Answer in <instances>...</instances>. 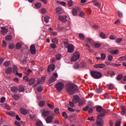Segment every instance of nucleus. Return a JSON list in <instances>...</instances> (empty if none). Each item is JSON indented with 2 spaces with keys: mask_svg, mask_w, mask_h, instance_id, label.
<instances>
[{
  "mask_svg": "<svg viewBox=\"0 0 126 126\" xmlns=\"http://www.w3.org/2000/svg\"><path fill=\"white\" fill-rule=\"evenodd\" d=\"M13 98L14 99V100H18V99H19V95L17 94H14L13 95Z\"/></svg>",
  "mask_w": 126,
  "mask_h": 126,
  "instance_id": "obj_35",
  "label": "nucleus"
},
{
  "mask_svg": "<svg viewBox=\"0 0 126 126\" xmlns=\"http://www.w3.org/2000/svg\"><path fill=\"white\" fill-rule=\"evenodd\" d=\"M64 29V28H63V27L60 26V25L59 24L57 25V29L58 31H63Z\"/></svg>",
  "mask_w": 126,
  "mask_h": 126,
  "instance_id": "obj_33",
  "label": "nucleus"
},
{
  "mask_svg": "<svg viewBox=\"0 0 126 126\" xmlns=\"http://www.w3.org/2000/svg\"><path fill=\"white\" fill-rule=\"evenodd\" d=\"M44 105H45V101H42L39 102V105L40 107H44Z\"/></svg>",
  "mask_w": 126,
  "mask_h": 126,
  "instance_id": "obj_47",
  "label": "nucleus"
},
{
  "mask_svg": "<svg viewBox=\"0 0 126 126\" xmlns=\"http://www.w3.org/2000/svg\"><path fill=\"white\" fill-rule=\"evenodd\" d=\"M56 80H57V79H56V78H55V77L52 76L51 77H50V79H49V84H51V83H53L54 82H55V81H56Z\"/></svg>",
  "mask_w": 126,
  "mask_h": 126,
  "instance_id": "obj_22",
  "label": "nucleus"
},
{
  "mask_svg": "<svg viewBox=\"0 0 126 126\" xmlns=\"http://www.w3.org/2000/svg\"><path fill=\"white\" fill-rule=\"evenodd\" d=\"M62 55L61 54H58L56 56V59L57 61H61V59H62Z\"/></svg>",
  "mask_w": 126,
  "mask_h": 126,
  "instance_id": "obj_30",
  "label": "nucleus"
},
{
  "mask_svg": "<svg viewBox=\"0 0 126 126\" xmlns=\"http://www.w3.org/2000/svg\"><path fill=\"white\" fill-rule=\"evenodd\" d=\"M121 124H122V121L121 120H118L115 123V126H121Z\"/></svg>",
  "mask_w": 126,
  "mask_h": 126,
  "instance_id": "obj_36",
  "label": "nucleus"
},
{
  "mask_svg": "<svg viewBox=\"0 0 126 126\" xmlns=\"http://www.w3.org/2000/svg\"><path fill=\"white\" fill-rule=\"evenodd\" d=\"M116 38V36H115L113 35H110L109 37V39L110 40H115Z\"/></svg>",
  "mask_w": 126,
  "mask_h": 126,
  "instance_id": "obj_56",
  "label": "nucleus"
},
{
  "mask_svg": "<svg viewBox=\"0 0 126 126\" xmlns=\"http://www.w3.org/2000/svg\"><path fill=\"white\" fill-rule=\"evenodd\" d=\"M118 16L120 18H123V13H122V12L118 11Z\"/></svg>",
  "mask_w": 126,
  "mask_h": 126,
  "instance_id": "obj_43",
  "label": "nucleus"
},
{
  "mask_svg": "<svg viewBox=\"0 0 126 126\" xmlns=\"http://www.w3.org/2000/svg\"><path fill=\"white\" fill-rule=\"evenodd\" d=\"M36 125L37 126H43V123H42V122L41 121H37L36 123Z\"/></svg>",
  "mask_w": 126,
  "mask_h": 126,
  "instance_id": "obj_44",
  "label": "nucleus"
},
{
  "mask_svg": "<svg viewBox=\"0 0 126 126\" xmlns=\"http://www.w3.org/2000/svg\"><path fill=\"white\" fill-rule=\"evenodd\" d=\"M96 111L100 113L99 115H97V118H104L106 116V110L102 106H97L96 108Z\"/></svg>",
  "mask_w": 126,
  "mask_h": 126,
  "instance_id": "obj_2",
  "label": "nucleus"
},
{
  "mask_svg": "<svg viewBox=\"0 0 126 126\" xmlns=\"http://www.w3.org/2000/svg\"><path fill=\"white\" fill-rule=\"evenodd\" d=\"M56 14L58 15H60L63 13V9L61 7H57L56 8Z\"/></svg>",
  "mask_w": 126,
  "mask_h": 126,
  "instance_id": "obj_16",
  "label": "nucleus"
},
{
  "mask_svg": "<svg viewBox=\"0 0 126 126\" xmlns=\"http://www.w3.org/2000/svg\"><path fill=\"white\" fill-rule=\"evenodd\" d=\"M14 47L15 46L14 44H11L9 45V49L12 50V49H14Z\"/></svg>",
  "mask_w": 126,
  "mask_h": 126,
  "instance_id": "obj_59",
  "label": "nucleus"
},
{
  "mask_svg": "<svg viewBox=\"0 0 126 126\" xmlns=\"http://www.w3.org/2000/svg\"><path fill=\"white\" fill-rule=\"evenodd\" d=\"M51 46L53 49H56L57 48V45L55 43L51 44Z\"/></svg>",
  "mask_w": 126,
  "mask_h": 126,
  "instance_id": "obj_57",
  "label": "nucleus"
},
{
  "mask_svg": "<svg viewBox=\"0 0 126 126\" xmlns=\"http://www.w3.org/2000/svg\"><path fill=\"white\" fill-rule=\"evenodd\" d=\"M64 46L65 48L68 49V53H73V51H74V46H73L72 44L68 43V42L67 41H64Z\"/></svg>",
  "mask_w": 126,
  "mask_h": 126,
  "instance_id": "obj_4",
  "label": "nucleus"
},
{
  "mask_svg": "<svg viewBox=\"0 0 126 126\" xmlns=\"http://www.w3.org/2000/svg\"><path fill=\"white\" fill-rule=\"evenodd\" d=\"M12 39V36L9 35L6 36L5 40L6 41H10Z\"/></svg>",
  "mask_w": 126,
  "mask_h": 126,
  "instance_id": "obj_32",
  "label": "nucleus"
},
{
  "mask_svg": "<svg viewBox=\"0 0 126 126\" xmlns=\"http://www.w3.org/2000/svg\"><path fill=\"white\" fill-rule=\"evenodd\" d=\"M11 72H12V67H8L5 70V73L7 74H11Z\"/></svg>",
  "mask_w": 126,
  "mask_h": 126,
  "instance_id": "obj_19",
  "label": "nucleus"
},
{
  "mask_svg": "<svg viewBox=\"0 0 126 126\" xmlns=\"http://www.w3.org/2000/svg\"><path fill=\"white\" fill-rule=\"evenodd\" d=\"M123 41V38H118L116 40V43H121Z\"/></svg>",
  "mask_w": 126,
  "mask_h": 126,
  "instance_id": "obj_52",
  "label": "nucleus"
},
{
  "mask_svg": "<svg viewBox=\"0 0 126 126\" xmlns=\"http://www.w3.org/2000/svg\"><path fill=\"white\" fill-rule=\"evenodd\" d=\"M35 82H36V79L35 78H31L29 80V85H33V84H35Z\"/></svg>",
  "mask_w": 126,
  "mask_h": 126,
  "instance_id": "obj_18",
  "label": "nucleus"
},
{
  "mask_svg": "<svg viewBox=\"0 0 126 126\" xmlns=\"http://www.w3.org/2000/svg\"><path fill=\"white\" fill-rule=\"evenodd\" d=\"M67 18V16H60L58 18V19H59V20H60V21H62V22H66V21H67V20H66V19Z\"/></svg>",
  "mask_w": 126,
  "mask_h": 126,
  "instance_id": "obj_12",
  "label": "nucleus"
},
{
  "mask_svg": "<svg viewBox=\"0 0 126 126\" xmlns=\"http://www.w3.org/2000/svg\"><path fill=\"white\" fill-rule=\"evenodd\" d=\"M109 89H110V90H113V89H114V85L112 84H109Z\"/></svg>",
  "mask_w": 126,
  "mask_h": 126,
  "instance_id": "obj_54",
  "label": "nucleus"
},
{
  "mask_svg": "<svg viewBox=\"0 0 126 126\" xmlns=\"http://www.w3.org/2000/svg\"><path fill=\"white\" fill-rule=\"evenodd\" d=\"M34 6L36 8H40V7L42 6V4H41L40 2H38L35 4Z\"/></svg>",
  "mask_w": 126,
  "mask_h": 126,
  "instance_id": "obj_28",
  "label": "nucleus"
},
{
  "mask_svg": "<svg viewBox=\"0 0 126 126\" xmlns=\"http://www.w3.org/2000/svg\"><path fill=\"white\" fill-rule=\"evenodd\" d=\"M9 64H10V62L9 61H6L4 63V65L6 67L9 66Z\"/></svg>",
  "mask_w": 126,
  "mask_h": 126,
  "instance_id": "obj_39",
  "label": "nucleus"
},
{
  "mask_svg": "<svg viewBox=\"0 0 126 126\" xmlns=\"http://www.w3.org/2000/svg\"><path fill=\"white\" fill-rule=\"evenodd\" d=\"M102 118L103 117H98V116L96 117V125L97 126H104V121H103V119H102Z\"/></svg>",
  "mask_w": 126,
  "mask_h": 126,
  "instance_id": "obj_6",
  "label": "nucleus"
},
{
  "mask_svg": "<svg viewBox=\"0 0 126 126\" xmlns=\"http://www.w3.org/2000/svg\"><path fill=\"white\" fill-rule=\"evenodd\" d=\"M105 66H106V65L104 64V63H101V64H95L94 65V67L95 68H105Z\"/></svg>",
  "mask_w": 126,
  "mask_h": 126,
  "instance_id": "obj_13",
  "label": "nucleus"
},
{
  "mask_svg": "<svg viewBox=\"0 0 126 126\" xmlns=\"http://www.w3.org/2000/svg\"><path fill=\"white\" fill-rule=\"evenodd\" d=\"M123 77H124V75L123 74H120L119 75H118L117 79V80H122L123 79Z\"/></svg>",
  "mask_w": 126,
  "mask_h": 126,
  "instance_id": "obj_31",
  "label": "nucleus"
},
{
  "mask_svg": "<svg viewBox=\"0 0 126 126\" xmlns=\"http://www.w3.org/2000/svg\"><path fill=\"white\" fill-rule=\"evenodd\" d=\"M62 116L65 118V119H68V116H67V114L66 112H63L62 114Z\"/></svg>",
  "mask_w": 126,
  "mask_h": 126,
  "instance_id": "obj_41",
  "label": "nucleus"
},
{
  "mask_svg": "<svg viewBox=\"0 0 126 126\" xmlns=\"http://www.w3.org/2000/svg\"><path fill=\"white\" fill-rule=\"evenodd\" d=\"M1 34L2 35H5V34L7 33V32H8V29L6 28H4L3 27H2L1 28Z\"/></svg>",
  "mask_w": 126,
  "mask_h": 126,
  "instance_id": "obj_11",
  "label": "nucleus"
},
{
  "mask_svg": "<svg viewBox=\"0 0 126 126\" xmlns=\"http://www.w3.org/2000/svg\"><path fill=\"white\" fill-rule=\"evenodd\" d=\"M68 111H69V112H75V110L73 109L71 107H68Z\"/></svg>",
  "mask_w": 126,
  "mask_h": 126,
  "instance_id": "obj_62",
  "label": "nucleus"
},
{
  "mask_svg": "<svg viewBox=\"0 0 126 126\" xmlns=\"http://www.w3.org/2000/svg\"><path fill=\"white\" fill-rule=\"evenodd\" d=\"M20 112L21 113H22V115H23L24 116H25L26 115H27V111L25 109H24V108H22L20 109Z\"/></svg>",
  "mask_w": 126,
  "mask_h": 126,
  "instance_id": "obj_20",
  "label": "nucleus"
},
{
  "mask_svg": "<svg viewBox=\"0 0 126 126\" xmlns=\"http://www.w3.org/2000/svg\"><path fill=\"white\" fill-rule=\"evenodd\" d=\"M32 72V70L29 69L25 72L26 75H30V74Z\"/></svg>",
  "mask_w": 126,
  "mask_h": 126,
  "instance_id": "obj_38",
  "label": "nucleus"
},
{
  "mask_svg": "<svg viewBox=\"0 0 126 126\" xmlns=\"http://www.w3.org/2000/svg\"><path fill=\"white\" fill-rule=\"evenodd\" d=\"M89 109V106H86L83 108V111H84V112H87Z\"/></svg>",
  "mask_w": 126,
  "mask_h": 126,
  "instance_id": "obj_53",
  "label": "nucleus"
},
{
  "mask_svg": "<svg viewBox=\"0 0 126 126\" xmlns=\"http://www.w3.org/2000/svg\"><path fill=\"white\" fill-rule=\"evenodd\" d=\"M79 10H80V8H79V7H77L76 8H73L72 9V11L73 15H74V16L77 15V11H79Z\"/></svg>",
  "mask_w": 126,
  "mask_h": 126,
  "instance_id": "obj_15",
  "label": "nucleus"
},
{
  "mask_svg": "<svg viewBox=\"0 0 126 126\" xmlns=\"http://www.w3.org/2000/svg\"><path fill=\"white\" fill-rule=\"evenodd\" d=\"M42 116H43V117H47V116H49V115H50V111H46V110H43L42 111Z\"/></svg>",
  "mask_w": 126,
  "mask_h": 126,
  "instance_id": "obj_21",
  "label": "nucleus"
},
{
  "mask_svg": "<svg viewBox=\"0 0 126 126\" xmlns=\"http://www.w3.org/2000/svg\"><path fill=\"white\" fill-rule=\"evenodd\" d=\"M110 53L111 55H118V54H119V50H112L110 52Z\"/></svg>",
  "mask_w": 126,
  "mask_h": 126,
  "instance_id": "obj_23",
  "label": "nucleus"
},
{
  "mask_svg": "<svg viewBox=\"0 0 126 126\" xmlns=\"http://www.w3.org/2000/svg\"><path fill=\"white\" fill-rule=\"evenodd\" d=\"M95 48H100L101 47V44L99 43H95L94 45Z\"/></svg>",
  "mask_w": 126,
  "mask_h": 126,
  "instance_id": "obj_46",
  "label": "nucleus"
},
{
  "mask_svg": "<svg viewBox=\"0 0 126 126\" xmlns=\"http://www.w3.org/2000/svg\"><path fill=\"white\" fill-rule=\"evenodd\" d=\"M55 87L59 92H61L63 89L64 84L63 82H59L56 84Z\"/></svg>",
  "mask_w": 126,
  "mask_h": 126,
  "instance_id": "obj_5",
  "label": "nucleus"
},
{
  "mask_svg": "<svg viewBox=\"0 0 126 126\" xmlns=\"http://www.w3.org/2000/svg\"><path fill=\"white\" fill-rule=\"evenodd\" d=\"M11 92L13 93H17V91H18V88L16 87H12L11 88Z\"/></svg>",
  "mask_w": 126,
  "mask_h": 126,
  "instance_id": "obj_24",
  "label": "nucleus"
},
{
  "mask_svg": "<svg viewBox=\"0 0 126 126\" xmlns=\"http://www.w3.org/2000/svg\"><path fill=\"white\" fill-rule=\"evenodd\" d=\"M106 54L105 53H101V61H105L106 60Z\"/></svg>",
  "mask_w": 126,
  "mask_h": 126,
  "instance_id": "obj_29",
  "label": "nucleus"
},
{
  "mask_svg": "<svg viewBox=\"0 0 126 126\" xmlns=\"http://www.w3.org/2000/svg\"><path fill=\"white\" fill-rule=\"evenodd\" d=\"M66 89L69 95H74L78 92V87L73 83H69L66 86Z\"/></svg>",
  "mask_w": 126,
  "mask_h": 126,
  "instance_id": "obj_1",
  "label": "nucleus"
},
{
  "mask_svg": "<svg viewBox=\"0 0 126 126\" xmlns=\"http://www.w3.org/2000/svg\"><path fill=\"white\" fill-rule=\"evenodd\" d=\"M21 43H20V42H18L16 45V48L17 49H19L21 48Z\"/></svg>",
  "mask_w": 126,
  "mask_h": 126,
  "instance_id": "obj_37",
  "label": "nucleus"
},
{
  "mask_svg": "<svg viewBox=\"0 0 126 126\" xmlns=\"http://www.w3.org/2000/svg\"><path fill=\"white\" fill-rule=\"evenodd\" d=\"M100 37L102 38V39H106L107 35H106L104 32H101L100 33Z\"/></svg>",
  "mask_w": 126,
  "mask_h": 126,
  "instance_id": "obj_26",
  "label": "nucleus"
},
{
  "mask_svg": "<svg viewBox=\"0 0 126 126\" xmlns=\"http://www.w3.org/2000/svg\"><path fill=\"white\" fill-rule=\"evenodd\" d=\"M4 102H5V98L4 97H2L0 100V103L1 104L3 103Z\"/></svg>",
  "mask_w": 126,
  "mask_h": 126,
  "instance_id": "obj_48",
  "label": "nucleus"
},
{
  "mask_svg": "<svg viewBox=\"0 0 126 126\" xmlns=\"http://www.w3.org/2000/svg\"><path fill=\"white\" fill-rule=\"evenodd\" d=\"M80 57V54H79V53L75 54L72 57L71 61L75 62L76 61H77L78 59H79Z\"/></svg>",
  "mask_w": 126,
  "mask_h": 126,
  "instance_id": "obj_8",
  "label": "nucleus"
},
{
  "mask_svg": "<svg viewBox=\"0 0 126 126\" xmlns=\"http://www.w3.org/2000/svg\"><path fill=\"white\" fill-rule=\"evenodd\" d=\"M79 37L80 38V39H81V40H84V39H85V36H84V35L83 34H82V33H80V34H79Z\"/></svg>",
  "mask_w": 126,
  "mask_h": 126,
  "instance_id": "obj_45",
  "label": "nucleus"
},
{
  "mask_svg": "<svg viewBox=\"0 0 126 126\" xmlns=\"http://www.w3.org/2000/svg\"><path fill=\"white\" fill-rule=\"evenodd\" d=\"M41 11L42 12V13H46L47 12V10L44 8H41Z\"/></svg>",
  "mask_w": 126,
  "mask_h": 126,
  "instance_id": "obj_60",
  "label": "nucleus"
},
{
  "mask_svg": "<svg viewBox=\"0 0 126 126\" xmlns=\"http://www.w3.org/2000/svg\"><path fill=\"white\" fill-rule=\"evenodd\" d=\"M49 19H50V17L47 16L44 17V21L46 23H49Z\"/></svg>",
  "mask_w": 126,
  "mask_h": 126,
  "instance_id": "obj_40",
  "label": "nucleus"
},
{
  "mask_svg": "<svg viewBox=\"0 0 126 126\" xmlns=\"http://www.w3.org/2000/svg\"><path fill=\"white\" fill-rule=\"evenodd\" d=\"M55 68H56L55 64H50L47 68V71H48V72L54 71L55 70Z\"/></svg>",
  "mask_w": 126,
  "mask_h": 126,
  "instance_id": "obj_10",
  "label": "nucleus"
},
{
  "mask_svg": "<svg viewBox=\"0 0 126 126\" xmlns=\"http://www.w3.org/2000/svg\"><path fill=\"white\" fill-rule=\"evenodd\" d=\"M91 75L94 79H99L102 77V73L96 70L91 71Z\"/></svg>",
  "mask_w": 126,
  "mask_h": 126,
  "instance_id": "obj_3",
  "label": "nucleus"
},
{
  "mask_svg": "<svg viewBox=\"0 0 126 126\" xmlns=\"http://www.w3.org/2000/svg\"><path fill=\"white\" fill-rule=\"evenodd\" d=\"M114 121L112 120L109 121V125L110 126H114Z\"/></svg>",
  "mask_w": 126,
  "mask_h": 126,
  "instance_id": "obj_63",
  "label": "nucleus"
},
{
  "mask_svg": "<svg viewBox=\"0 0 126 126\" xmlns=\"http://www.w3.org/2000/svg\"><path fill=\"white\" fill-rule=\"evenodd\" d=\"M30 52L32 55H36V48L34 44H32L30 47Z\"/></svg>",
  "mask_w": 126,
  "mask_h": 126,
  "instance_id": "obj_7",
  "label": "nucleus"
},
{
  "mask_svg": "<svg viewBox=\"0 0 126 126\" xmlns=\"http://www.w3.org/2000/svg\"><path fill=\"white\" fill-rule=\"evenodd\" d=\"M17 70H18V68L17 66L15 65L13 66V72L14 73V74H16V73H18Z\"/></svg>",
  "mask_w": 126,
  "mask_h": 126,
  "instance_id": "obj_27",
  "label": "nucleus"
},
{
  "mask_svg": "<svg viewBox=\"0 0 126 126\" xmlns=\"http://www.w3.org/2000/svg\"><path fill=\"white\" fill-rule=\"evenodd\" d=\"M54 119L53 118V117L52 116H48L47 117L46 119V122L47 123V124H51V123H52V122H53Z\"/></svg>",
  "mask_w": 126,
  "mask_h": 126,
  "instance_id": "obj_17",
  "label": "nucleus"
},
{
  "mask_svg": "<svg viewBox=\"0 0 126 126\" xmlns=\"http://www.w3.org/2000/svg\"><path fill=\"white\" fill-rule=\"evenodd\" d=\"M59 42L58 38H54L52 40V42L54 43V44H58V42Z\"/></svg>",
  "mask_w": 126,
  "mask_h": 126,
  "instance_id": "obj_50",
  "label": "nucleus"
},
{
  "mask_svg": "<svg viewBox=\"0 0 126 126\" xmlns=\"http://www.w3.org/2000/svg\"><path fill=\"white\" fill-rule=\"evenodd\" d=\"M80 100V98H79V96L78 95L76 94L73 96V98L72 99V102L73 103H78L79 101Z\"/></svg>",
  "mask_w": 126,
  "mask_h": 126,
  "instance_id": "obj_9",
  "label": "nucleus"
},
{
  "mask_svg": "<svg viewBox=\"0 0 126 126\" xmlns=\"http://www.w3.org/2000/svg\"><path fill=\"white\" fill-rule=\"evenodd\" d=\"M108 61H109V62L113 61V56H112V55L109 56L108 58Z\"/></svg>",
  "mask_w": 126,
  "mask_h": 126,
  "instance_id": "obj_61",
  "label": "nucleus"
},
{
  "mask_svg": "<svg viewBox=\"0 0 126 126\" xmlns=\"http://www.w3.org/2000/svg\"><path fill=\"white\" fill-rule=\"evenodd\" d=\"M47 105H48V106L49 107V108H50V109H53L55 108V106H54V105H53L50 103H48Z\"/></svg>",
  "mask_w": 126,
  "mask_h": 126,
  "instance_id": "obj_58",
  "label": "nucleus"
},
{
  "mask_svg": "<svg viewBox=\"0 0 126 126\" xmlns=\"http://www.w3.org/2000/svg\"><path fill=\"white\" fill-rule=\"evenodd\" d=\"M23 78L24 80L27 81V82H29V77H28V76H24Z\"/></svg>",
  "mask_w": 126,
  "mask_h": 126,
  "instance_id": "obj_51",
  "label": "nucleus"
},
{
  "mask_svg": "<svg viewBox=\"0 0 126 126\" xmlns=\"http://www.w3.org/2000/svg\"><path fill=\"white\" fill-rule=\"evenodd\" d=\"M86 102V100L85 99H83L79 101V106H82L83 105H84Z\"/></svg>",
  "mask_w": 126,
  "mask_h": 126,
  "instance_id": "obj_25",
  "label": "nucleus"
},
{
  "mask_svg": "<svg viewBox=\"0 0 126 126\" xmlns=\"http://www.w3.org/2000/svg\"><path fill=\"white\" fill-rule=\"evenodd\" d=\"M68 5L69 6H72V1L71 0H69L68 1Z\"/></svg>",
  "mask_w": 126,
  "mask_h": 126,
  "instance_id": "obj_64",
  "label": "nucleus"
},
{
  "mask_svg": "<svg viewBox=\"0 0 126 126\" xmlns=\"http://www.w3.org/2000/svg\"><path fill=\"white\" fill-rule=\"evenodd\" d=\"M45 82V77H42L41 78L38 79L37 80V84H35V86H37L38 84H40V83H44Z\"/></svg>",
  "mask_w": 126,
  "mask_h": 126,
  "instance_id": "obj_14",
  "label": "nucleus"
},
{
  "mask_svg": "<svg viewBox=\"0 0 126 126\" xmlns=\"http://www.w3.org/2000/svg\"><path fill=\"white\" fill-rule=\"evenodd\" d=\"M37 91H38V92H42L43 91V88H42V87H37Z\"/></svg>",
  "mask_w": 126,
  "mask_h": 126,
  "instance_id": "obj_49",
  "label": "nucleus"
},
{
  "mask_svg": "<svg viewBox=\"0 0 126 126\" xmlns=\"http://www.w3.org/2000/svg\"><path fill=\"white\" fill-rule=\"evenodd\" d=\"M119 61L120 62H122L123 61H126V57L123 56V57H121L119 58Z\"/></svg>",
  "mask_w": 126,
  "mask_h": 126,
  "instance_id": "obj_42",
  "label": "nucleus"
},
{
  "mask_svg": "<svg viewBox=\"0 0 126 126\" xmlns=\"http://www.w3.org/2000/svg\"><path fill=\"white\" fill-rule=\"evenodd\" d=\"M19 92H24V87L20 86L19 88Z\"/></svg>",
  "mask_w": 126,
  "mask_h": 126,
  "instance_id": "obj_34",
  "label": "nucleus"
},
{
  "mask_svg": "<svg viewBox=\"0 0 126 126\" xmlns=\"http://www.w3.org/2000/svg\"><path fill=\"white\" fill-rule=\"evenodd\" d=\"M86 41L88 43H92V39L90 38H87L86 39Z\"/></svg>",
  "mask_w": 126,
  "mask_h": 126,
  "instance_id": "obj_55",
  "label": "nucleus"
}]
</instances>
